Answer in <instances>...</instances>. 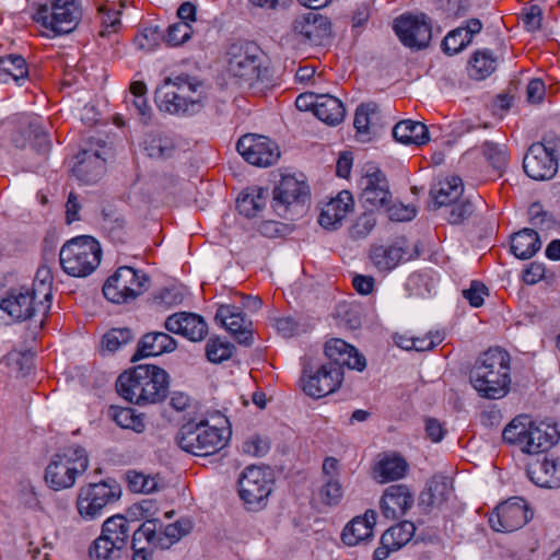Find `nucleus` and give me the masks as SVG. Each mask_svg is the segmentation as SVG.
Instances as JSON below:
<instances>
[{
	"mask_svg": "<svg viewBox=\"0 0 560 560\" xmlns=\"http://www.w3.org/2000/svg\"><path fill=\"white\" fill-rule=\"evenodd\" d=\"M110 418L121 428L131 429L135 432H142L145 428L141 416L137 415L132 408L112 407L109 409Z\"/></svg>",
	"mask_w": 560,
	"mask_h": 560,
	"instance_id": "nucleus-46",
	"label": "nucleus"
},
{
	"mask_svg": "<svg viewBox=\"0 0 560 560\" xmlns=\"http://www.w3.org/2000/svg\"><path fill=\"white\" fill-rule=\"evenodd\" d=\"M483 27L479 19H469L464 25L448 32L442 42V49L445 54L452 56L464 48L471 42L475 35L479 34Z\"/></svg>",
	"mask_w": 560,
	"mask_h": 560,
	"instance_id": "nucleus-27",
	"label": "nucleus"
},
{
	"mask_svg": "<svg viewBox=\"0 0 560 560\" xmlns=\"http://www.w3.org/2000/svg\"><path fill=\"white\" fill-rule=\"evenodd\" d=\"M89 553L92 560H116L120 557V550L102 535L93 541Z\"/></svg>",
	"mask_w": 560,
	"mask_h": 560,
	"instance_id": "nucleus-50",
	"label": "nucleus"
},
{
	"mask_svg": "<svg viewBox=\"0 0 560 560\" xmlns=\"http://www.w3.org/2000/svg\"><path fill=\"white\" fill-rule=\"evenodd\" d=\"M533 516L522 498H511L499 504L489 516V525L495 532L510 533L523 527Z\"/></svg>",
	"mask_w": 560,
	"mask_h": 560,
	"instance_id": "nucleus-15",
	"label": "nucleus"
},
{
	"mask_svg": "<svg viewBox=\"0 0 560 560\" xmlns=\"http://www.w3.org/2000/svg\"><path fill=\"white\" fill-rule=\"evenodd\" d=\"M229 421L217 411L185 422L176 436L178 446L195 456H210L220 452L230 439Z\"/></svg>",
	"mask_w": 560,
	"mask_h": 560,
	"instance_id": "nucleus-1",
	"label": "nucleus"
},
{
	"mask_svg": "<svg viewBox=\"0 0 560 560\" xmlns=\"http://www.w3.org/2000/svg\"><path fill=\"white\" fill-rule=\"evenodd\" d=\"M525 173L535 180L551 179L558 171V156L550 143H533L523 160Z\"/></svg>",
	"mask_w": 560,
	"mask_h": 560,
	"instance_id": "nucleus-16",
	"label": "nucleus"
},
{
	"mask_svg": "<svg viewBox=\"0 0 560 560\" xmlns=\"http://www.w3.org/2000/svg\"><path fill=\"white\" fill-rule=\"evenodd\" d=\"M452 493L450 481L445 477H433L428 487L420 493L419 505L430 510L442 505Z\"/></svg>",
	"mask_w": 560,
	"mask_h": 560,
	"instance_id": "nucleus-34",
	"label": "nucleus"
},
{
	"mask_svg": "<svg viewBox=\"0 0 560 560\" xmlns=\"http://www.w3.org/2000/svg\"><path fill=\"white\" fill-rule=\"evenodd\" d=\"M156 522L158 520H148L135 530L132 535L131 548L139 546L155 547L156 541Z\"/></svg>",
	"mask_w": 560,
	"mask_h": 560,
	"instance_id": "nucleus-49",
	"label": "nucleus"
},
{
	"mask_svg": "<svg viewBox=\"0 0 560 560\" xmlns=\"http://www.w3.org/2000/svg\"><path fill=\"white\" fill-rule=\"evenodd\" d=\"M73 175L83 184L96 183L105 172V159L97 152L82 151L77 155Z\"/></svg>",
	"mask_w": 560,
	"mask_h": 560,
	"instance_id": "nucleus-30",
	"label": "nucleus"
},
{
	"mask_svg": "<svg viewBox=\"0 0 560 560\" xmlns=\"http://www.w3.org/2000/svg\"><path fill=\"white\" fill-rule=\"evenodd\" d=\"M343 380V371L335 366L322 364L312 366L304 364L302 371V389L313 398H322L334 393L340 387Z\"/></svg>",
	"mask_w": 560,
	"mask_h": 560,
	"instance_id": "nucleus-14",
	"label": "nucleus"
},
{
	"mask_svg": "<svg viewBox=\"0 0 560 560\" xmlns=\"http://www.w3.org/2000/svg\"><path fill=\"white\" fill-rule=\"evenodd\" d=\"M369 256L371 262L378 271L388 272L399 264L417 257L418 252L416 248H410L405 237H399L392 244L372 245Z\"/></svg>",
	"mask_w": 560,
	"mask_h": 560,
	"instance_id": "nucleus-18",
	"label": "nucleus"
},
{
	"mask_svg": "<svg viewBox=\"0 0 560 560\" xmlns=\"http://www.w3.org/2000/svg\"><path fill=\"white\" fill-rule=\"evenodd\" d=\"M416 533L412 522L402 521L386 529L380 539V546L373 552V560H385L392 552H395L407 545Z\"/></svg>",
	"mask_w": 560,
	"mask_h": 560,
	"instance_id": "nucleus-21",
	"label": "nucleus"
},
{
	"mask_svg": "<svg viewBox=\"0 0 560 560\" xmlns=\"http://www.w3.org/2000/svg\"><path fill=\"white\" fill-rule=\"evenodd\" d=\"M352 207V195L349 191L343 190L339 192L336 198L325 205L319 214L318 223L326 229L335 228L346 218Z\"/></svg>",
	"mask_w": 560,
	"mask_h": 560,
	"instance_id": "nucleus-31",
	"label": "nucleus"
},
{
	"mask_svg": "<svg viewBox=\"0 0 560 560\" xmlns=\"http://www.w3.org/2000/svg\"><path fill=\"white\" fill-rule=\"evenodd\" d=\"M228 71L238 84L255 93L273 83V71L268 56L253 43L233 44L228 51Z\"/></svg>",
	"mask_w": 560,
	"mask_h": 560,
	"instance_id": "nucleus-3",
	"label": "nucleus"
},
{
	"mask_svg": "<svg viewBox=\"0 0 560 560\" xmlns=\"http://www.w3.org/2000/svg\"><path fill=\"white\" fill-rule=\"evenodd\" d=\"M308 198V186L293 176H284L273 189V208L281 215L292 205L304 203Z\"/></svg>",
	"mask_w": 560,
	"mask_h": 560,
	"instance_id": "nucleus-22",
	"label": "nucleus"
},
{
	"mask_svg": "<svg viewBox=\"0 0 560 560\" xmlns=\"http://www.w3.org/2000/svg\"><path fill=\"white\" fill-rule=\"evenodd\" d=\"M542 11L538 5H532L522 14L524 26L529 32H536L541 27Z\"/></svg>",
	"mask_w": 560,
	"mask_h": 560,
	"instance_id": "nucleus-63",
	"label": "nucleus"
},
{
	"mask_svg": "<svg viewBox=\"0 0 560 560\" xmlns=\"http://www.w3.org/2000/svg\"><path fill=\"white\" fill-rule=\"evenodd\" d=\"M483 154L498 172H502L508 164V154L503 147L493 142H486L483 144Z\"/></svg>",
	"mask_w": 560,
	"mask_h": 560,
	"instance_id": "nucleus-56",
	"label": "nucleus"
},
{
	"mask_svg": "<svg viewBox=\"0 0 560 560\" xmlns=\"http://www.w3.org/2000/svg\"><path fill=\"white\" fill-rule=\"evenodd\" d=\"M81 19L78 0H52L49 4L39 5L34 21L55 35L71 33Z\"/></svg>",
	"mask_w": 560,
	"mask_h": 560,
	"instance_id": "nucleus-10",
	"label": "nucleus"
},
{
	"mask_svg": "<svg viewBox=\"0 0 560 560\" xmlns=\"http://www.w3.org/2000/svg\"><path fill=\"white\" fill-rule=\"evenodd\" d=\"M450 207L451 211L447 220L451 224H459L465 219L470 217L474 211V206L469 200H458Z\"/></svg>",
	"mask_w": 560,
	"mask_h": 560,
	"instance_id": "nucleus-59",
	"label": "nucleus"
},
{
	"mask_svg": "<svg viewBox=\"0 0 560 560\" xmlns=\"http://www.w3.org/2000/svg\"><path fill=\"white\" fill-rule=\"evenodd\" d=\"M237 152L250 164L269 166L278 161L280 151L276 142L259 135H245L236 143Z\"/></svg>",
	"mask_w": 560,
	"mask_h": 560,
	"instance_id": "nucleus-17",
	"label": "nucleus"
},
{
	"mask_svg": "<svg viewBox=\"0 0 560 560\" xmlns=\"http://www.w3.org/2000/svg\"><path fill=\"white\" fill-rule=\"evenodd\" d=\"M132 337V332L129 328H113L102 338V351L113 353L121 346L130 342Z\"/></svg>",
	"mask_w": 560,
	"mask_h": 560,
	"instance_id": "nucleus-48",
	"label": "nucleus"
},
{
	"mask_svg": "<svg viewBox=\"0 0 560 560\" xmlns=\"http://www.w3.org/2000/svg\"><path fill=\"white\" fill-rule=\"evenodd\" d=\"M272 476L268 468L250 465L238 478V494L248 510L257 511L266 506L272 491Z\"/></svg>",
	"mask_w": 560,
	"mask_h": 560,
	"instance_id": "nucleus-11",
	"label": "nucleus"
},
{
	"mask_svg": "<svg viewBox=\"0 0 560 560\" xmlns=\"http://www.w3.org/2000/svg\"><path fill=\"white\" fill-rule=\"evenodd\" d=\"M376 523V512L368 510L363 516H355L343 528L341 540L347 546H357L373 537V529Z\"/></svg>",
	"mask_w": 560,
	"mask_h": 560,
	"instance_id": "nucleus-29",
	"label": "nucleus"
},
{
	"mask_svg": "<svg viewBox=\"0 0 560 560\" xmlns=\"http://www.w3.org/2000/svg\"><path fill=\"white\" fill-rule=\"evenodd\" d=\"M376 218L373 211L370 209L369 211L362 213L350 229V234L352 238L359 240L366 237L372 230L375 228Z\"/></svg>",
	"mask_w": 560,
	"mask_h": 560,
	"instance_id": "nucleus-55",
	"label": "nucleus"
},
{
	"mask_svg": "<svg viewBox=\"0 0 560 560\" xmlns=\"http://www.w3.org/2000/svg\"><path fill=\"white\" fill-rule=\"evenodd\" d=\"M346 110L343 104L335 96L323 94L315 109V116L327 125H338L342 121Z\"/></svg>",
	"mask_w": 560,
	"mask_h": 560,
	"instance_id": "nucleus-43",
	"label": "nucleus"
},
{
	"mask_svg": "<svg viewBox=\"0 0 560 560\" xmlns=\"http://www.w3.org/2000/svg\"><path fill=\"white\" fill-rule=\"evenodd\" d=\"M144 150L152 159L166 160L174 155L176 145L168 137L150 135L144 141Z\"/></svg>",
	"mask_w": 560,
	"mask_h": 560,
	"instance_id": "nucleus-45",
	"label": "nucleus"
},
{
	"mask_svg": "<svg viewBox=\"0 0 560 560\" xmlns=\"http://www.w3.org/2000/svg\"><path fill=\"white\" fill-rule=\"evenodd\" d=\"M510 370L509 353L500 348H490L476 360L469 380L480 397L500 399L509 393Z\"/></svg>",
	"mask_w": 560,
	"mask_h": 560,
	"instance_id": "nucleus-4",
	"label": "nucleus"
},
{
	"mask_svg": "<svg viewBox=\"0 0 560 560\" xmlns=\"http://www.w3.org/2000/svg\"><path fill=\"white\" fill-rule=\"evenodd\" d=\"M155 100L161 110L175 115H192L197 112L187 104L185 97L174 88L171 78H166L155 91Z\"/></svg>",
	"mask_w": 560,
	"mask_h": 560,
	"instance_id": "nucleus-28",
	"label": "nucleus"
},
{
	"mask_svg": "<svg viewBox=\"0 0 560 560\" xmlns=\"http://www.w3.org/2000/svg\"><path fill=\"white\" fill-rule=\"evenodd\" d=\"M50 306L51 305L44 299L35 296L30 288L22 285L11 289L8 296L0 303V311L8 313V315L16 322L32 319L38 316L37 325L42 328Z\"/></svg>",
	"mask_w": 560,
	"mask_h": 560,
	"instance_id": "nucleus-9",
	"label": "nucleus"
},
{
	"mask_svg": "<svg viewBox=\"0 0 560 560\" xmlns=\"http://www.w3.org/2000/svg\"><path fill=\"white\" fill-rule=\"evenodd\" d=\"M233 346L220 338H210L206 345V355L210 362L220 363L231 358Z\"/></svg>",
	"mask_w": 560,
	"mask_h": 560,
	"instance_id": "nucleus-52",
	"label": "nucleus"
},
{
	"mask_svg": "<svg viewBox=\"0 0 560 560\" xmlns=\"http://www.w3.org/2000/svg\"><path fill=\"white\" fill-rule=\"evenodd\" d=\"M174 88L186 98L187 104L198 113L206 98L203 82L189 74H179L172 79Z\"/></svg>",
	"mask_w": 560,
	"mask_h": 560,
	"instance_id": "nucleus-33",
	"label": "nucleus"
},
{
	"mask_svg": "<svg viewBox=\"0 0 560 560\" xmlns=\"http://www.w3.org/2000/svg\"><path fill=\"white\" fill-rule=\"evenodd\" d=\"M116 389L131 404L138 406L159 404L167 396L168 374L158 365L139 364L118 376Z\"/></svg>",
	"mask_w": 560,
	"mask_h": 560,
	"instance_id": "nucleus-2",
	"label": "nucleus"
},
{
	"mask_svg": "<svg viewBox=\"0 0 560 560\" xmlns=\"http://www.w3.org/2000/svg\"><path fill=\"white\" fill-rule=\"evenodd\" d=\"M394 138L404 144L422 145L429 138V131L424 124L413 120H401L393 128Z\"/></svg>",
	"mask_w": 560,
	"mask_h": 560,
	"instance_id": "nucleus-35",
	"label": "nucleus"
},
{
	"mask_svg": "<svg viewBox=\"0 0 560 560\" xmlns=\"http://www.w3.org/2000/svg\"><path fill=\"white\" fill-rule=\"evenodd\" d=\"M330 27L329 20L316 12H310L294 22V31L316 44L330 34Z\"/></svg>",
	"mask_w": 560,
	"mask_h": 560,
	"instance_id": "nucleus-32",
	"label": "nucleus"
},
{
	"mask_svg": "<svg viewBox=\"0 0 560 560\" xmlns=\"http://www.w3.org/2000/svg\"><path fill=\"white\" fill-rule=\"evenodd\" d=\"M130 532V522L122 515L107 518L102 526V536L110 540L112 546L120 551L127 547Z\"/></svg>",
	"mask_w": 560,
	"mask_h": 560,
	"instance_id": "nucleus-38",
	"label": "nucleus"
},
{
	"mask_svg": "<svg viewBox=\"0 0 560 560\" xmlns=\"http://www.w3.org/2000/svg\"><path fill=\"white\" fill-rule=\"evenodd\" d=\"M413 493L406 485H393L386 488L381 498V510L386 518L404 516L413 505Z\"/></svg>",
	"mask_w": 560,
	"mask_h": 560,
	"instance_id": "nucleus-23",
	"label": "nucleus"
},
{
	"mask_svg": "<svg viewBox=\"0 0 560 560\" xmlns=\"http://www.w3.org/2000/svg\"><path fill=\"white\" fill-rule=\"evenodd\" d=\"M242 450L245 454L259 457L268 452L269 443L260 436H253L243 443Z\"/></svg>",
	"mask_w": 560,
	"mask_h": 560,
	"instance_id": "nucleus-64",
	"label": "nucleus"
},
{
	"mask_svg": "<svg viewBox=\"0 0 560 560\" xmlns=\"http://www.w3.org/2000/svg\"><path fill=\"white\" fill-rule=\"evenodd\" d=\"M268 190L261 187L247 188L236 201V208L246 218L256 217L266 206Z\"/></svg>",
	"mask_w": 560,
	"mask_h": 560,
	"instance_id": "nucleus-37",
	"label": "nucleus"
},
{
	"mask_svg": "<svg viewBox=\"0 0 560 560\" xmlns=\"http://www.w3.org/2000/svg\"><path fill=\"white\" fill-rule=\"evenodd\" d=\"M319 500L325 505H336L342 498V488L338 479H325L318 492Z\"/></svg>",
	"mask_w": 560,
	"mask_h": 560,
	"instance_id": "nucleus-54",
	"label": "nucleus"
},
{
	"mask_svg": "<svg viewBox=\"0 0 560 560\" xmlns=\"http://www.w3.org/2000/svg\"><path fill=\"white\" fill-rule=\"evenodd\" d=\"M394 30L400 42L409 48H424L432 37L431 25L425 14L401 15L395 20Z\"/></svg>",
	"mask_w": 560,
	"mask_h": 560,
	"instance_id": "nucleus-19",
	"label": "nucleus"
},
{
	"mask_svg": "<svg viewBox=\"0 0 560 560\" xmlns=\"http://www.w3.org/2000/svg\"><path fill=\"white\" fill-rule=\"evenodd\" d=\"M176 341L166 332L153 331L142 336L137 345V350L131 357L136 362L143 358L156 357L176 349Z\"/></svg>",
	"mask_w": 560,
	"mask_h": 560,
	"instance_id": "nucleus-26",
	"label": "nucleus"
},
{
	"mask_svg": "<svg viewBox=\"0 0 560 560\" xmlns=\"http://www.w3.org/2000/svg\"><path fill=\"white\" fill-rule=\"evenodd\" d=\"M360 201L366 209H380L392 202L386 175L373 163H366L358 180Z\"/></svg>",
	"mask_w": 560,
	"mask_h": 560,
	"instance_id": "nucleus-13",
	"label": "nucleus"
},
{
	"mask_svg": "<svg viewBox=\"0 0 560 560\" xmlns=\"http://www.w3.org/2000/svg\"><path fill=\"white\" fill-rule=\"evenodd\" d=\"M102 248L92 236L81 235L66 242L60 249L62 270L72 277H86L100 265Z\"/></svg>",
	"mask_w": 560,
	"mask_h": 560,
	"instance_id": "nucleus-7",
	"label": "nucleus"
},
{
	"mask_svg": "<svg viewBox=\"0 0 560 560\" xmlns=\"http://www.w3.org/2000/svg\"><path fill=\"white\" fill-rule=\"evenodd\" d=\"M502 438L524 453L537 454L558 443L560 431L555 423L535 422L528 416L521 415L504 428Z\"/></svg>",
	"mask_w": 560,
	"mask_h": 560,
	"instance_id": "nucleus-5",
	"label": "nucleus"
},
{
	"mask_svg": "<svg viewBox=\"0 0 560 560\" xmlns=\"http://www.w3.org/2000/svg\"><path fill=\"white\" fill-rule=\"evenodd\" d=\"M35 296L44 299L51 305L52 299V275L48 267L42 266L37 269L32 288Z\"/></svg>",
	"mask_w": 560,
	"mask_h": 560,
	"instance_id": "nucleus-47",
	"label": "nucleus"
},
{
	"mask_svg": "<svg viewBox=\"0 0 560 560\" xmlns=\"http://www.w3.org/2000/svg\"><path fill=\"white\" fill-rule=\"evenodd\" d=\"M191 529L189 520H179L173 524L166 525L163 530L161 526L156 527L155 548L167 549L177 542L183 536L187 535Z\"/></svg>",
	"mask_w": 560,
	"mask_h": 560,
	"instance_id": "nucleus-44",
	"label": "nucleus"
},
{
	"mask_svg": "<svg viewBox=\"0 0 560 560\" xmlns=\"http://www.w3.org/2000/svg\"><path fill=\"white\" fill-rule=\"evenodd\" d=\"M28 68L25 59L21 55H7L0 57V82L8 83L14 81L21 85V81L27 78Z\"/></svg>",
	"mask_w": 560,
	"mask_h": 560,
	"instance_id": "nucleus-40",
	"label": "nucleus"
},
{
	"mask_svg": "<svg viewBox=\"0 0 560 560\" xmlns=\"http://www.w3.org/2000/svg\"><path fill=\"white\" fill-rule=\"evenodd\" d=\"M150 279L141 270L129 266L119 267L103 285L104 296L113 303H128L149 288Z\"/></svg>",
	"mask_w": 560,
	"mask_h": 560,
	"instance_id": "nucleus-8",
	"label": "nucleus"
},
{
	"mask_svg": "<svg viewBox=\"0 0 560 560\" xmlns=\"http://www.w3.org/2000/svg\"><path fill=\"white\" fill-rule=\"evenodd\" d=\"M540 246L538 233L533 229H524L512 236L511 250L520 259H529Z\"/></svg>",
	"mask_w": 560,
	"mask_h": 560,
	"instance_id": "nucleus-39",
	"label": "nucleus"
},
{
	"mask_svg": "<svg viewBox=\"0 0 560 560\" xmlns=\"http://www.w3.org/2000/svg\"><path fill=\"white\" fill-rule=\"evenodd\" d=\"M128 487L132 492L151 493L158 489V482L154 477L129 470L126 472Z\"/></svg>",
	"mask_w": 560,
	"mask_h": 560,
	"instance_id": "nucleus-51",
	"label": "nucleus"
},
{
	"mask_svg": "<svg viewBox=\"0 0 560 560\" xmlns=\"http://www.w3.org/2000/svg\"><path fill=\"white\" fill-rule=\"evenodd\" d=\"M215 320L244 346L253 343L252 320L246 318L240 307L235 305H221L215 313Z\"/></svg>",
	"mask_w": 560,
	"mask_h": 560,
	"instance_id": "nucleus-20",
	"label": "nucleus"
},
{
	"mask_svg": "<svg viewBox=\"0 0 560 560\" xmlns=\"http://www.w3.org/2000/svg\"><path fill=\"white\" fill-rule=\"evenodd\" d=\"M88 467L89 456L85 448L80 445H70L51 456L45 469L44 479L46 485L55 491L70 489Z\"/></svg>",
	"mask_w": 560,
	"mask_h": 560,
	"instance_id": "nucleus-6",
	"label": "nucleus"
},
{
	"mask_svg": "<svg viewBox=\"0 0 560 560\" xmlns=\"http://www.w3.org/2000/svg\"><path fill=\"white\" fill-rule=\"evenodd\" d=\"M164 326L168 331L182 335L191 341L202 340L208 332L203 318L194 313L173 314L166 318Z\"/></svg>",
	"mask_w": 560,
	"mask_h": 560,
	"instance_id": "nucleus-24",
	"label": "nucleus"
},
{
	"mask_svg": "<svg viewBox=\"0 0 560 560\" xmlns=\"http://www.w3.org/2000/svg\"><path fill=\"white\" fill-rule=\"evenodd\" d=\"M348 349V343L342 339H331L325 345V354L329 360L328 366H335L337 361H340L343 351Z\"/></svg>",
	"mask_w": 560,
	"mask_h": 560,
	"instance_id": "nucleus-62",
	"label": "nucleus"
},
{
	"mask_svg": "<svg viewBox=\"0 0 560 560\" xmlns=\"http://www.w3.org/2000/svg\"><path fill=\"white\" fill-rule=\"evenodd\" d=\"M383 208L386 210L388 218L392 221H409L416 215L415 208L405 206L402 203L390 202L388 206Z\"/></svg>",
	"mask_w": 560,
	"mask_h": 560,
	"instance_id": "nucleus-60",
	"label": "nucleus"
},
{
	"mask_svg": "<svg viewBox=\"0 0 560 560\" xmlns=\"http://www.w3.org/2000/svg\"><path fill=\"white\" fill-rule=\"evenodd\" d=\"M120 497V487L109 481L91 482L82 487L77 499V509L84 520H94L103 510Z\"/></svg>",
	"mask_w": 560,
	"mask_h": 560,
	"instance_id": "nucleus-12",
	"label": "nucleus"
},
{
	"mask_svg": "<svg viewBox=\"0 0 560 560\" xmlns=\"http://www.w3.org/2000/svg\"><path fill=\"white\" fill-rule=\"evenodd\" d=\"M527 475L538 487L560 488V459L553 457L536 459L528 465Z\"/></svg>",
	"mask_w": 560,
	"mask_h": 560,
	"instance_id": "nucleus-25",
	"label": "nucleus"
},
{
	"mask_svg": "<svg viewBox=\"0 0 560 560\" xmlns=\"http://www.w3.org/2000/svg\"><path fill=\"white\" fill-rule=\"evenodd\" d=\"M498 67V59L489 49L474 52L468 62V74L471 79L483 80L491 75Z\"/></svg>",
	"mask_w": 560,
	"mask_h": 560,
	"instance_id": "nucleus-42",
	"label": "nucleus"
},
{
	"mask_svg": "<svg viewBox=\"0 0 560 560\" xmlns=\"http://www.w3.org/2000/svg\"><path fill=\"white\" fill-rule=\"evenodd\" d=\"M407 460L398 453H387L378 460L375 472L380 482H387L404 478L408 471Z\"/></svg>",
	"mask_w": 560,
	"mask_h": 560,
	"instance_id": "nucleus-36",
	"label": "nucleus"
},
{
	"mask_svg": "<svg viewBox=\"0 0 560 560\" xmlns=\"http://www.w3.org/2000/svg\"><path fill=\"white\" fill-rule=\"evenodd\" d=\"M347 366L351 370L362 371L366 366L365 358L360 354L357 349L348 343V349L343 351L342 357H340V361H337L335 368H338L342 371V368Z\"/></svg>",
	"mask_w": 560,
	"mask_h": 560,
	"instance_id": "nucleus-57",
	"label": "nucleus"
},
{
	"mask_svg": "<svg viewBox=\"0 0 560 560\" xmlns=\"http://www.w3.org/2000/svg\"><path fill=\"white\" fill-rule=\"evenodd\" d=\"M377 116V105L366 103L358 106L354 115L353 125L359 133H369L372 119Z\"/></svg>",
	"mask_w": 560,
	"mask_h": 560,
	"instance_id": "nucleus-53",
	"label": "nucleus"
},
{
	"mask_svg": "<svg viewBox=\"0 0 560 560\" xmlns=\"http://www.w3.org/2000/svg\"><path fill=\"white\" fill-rule=\"evenodd\" d=\"M464 185L462 178L452 176L439 183V187L431 190V196L436 207H447L458 201L463 195Z\"/></svg>",
	"mask_w": 560,
	"mask_h": 560,
	"instance_id": "nucleus-41",
	"label": "nucleus"
},
{
	"mask_svg": "<svg viewBox=\"0 0 560 560\" xmlns=\"http://www.w3.org/2000/svg\"><path fill=\"white\" fill-rule=\"evenodd\" d=\"M191 36V26L187 22H178L167 28L166 42L171 46H178Z\"/></svg>",
	"mask_w": 560,
	"mask_h": 560,
	"instance_id": "nucleus-58",
	"label": "nucleus"
},
{
	"mask_svg": "<svg viewBox=\"0 0 560 560\" xmlns=\"http://www.w3.org/2000/svg\"><path fill=\"white\" fill-rule=\"evenodd\" d=\"M487 294V288L482 282L471 281L469 289L463 290V296L468 300L474 307H479L483 303V295Z\"/></svg>",
	"mask_w": 560,
	"mask_h": 560,
	"instance_id": "nucleus-61",
	"label": "nucleus"
}]
</instances>
